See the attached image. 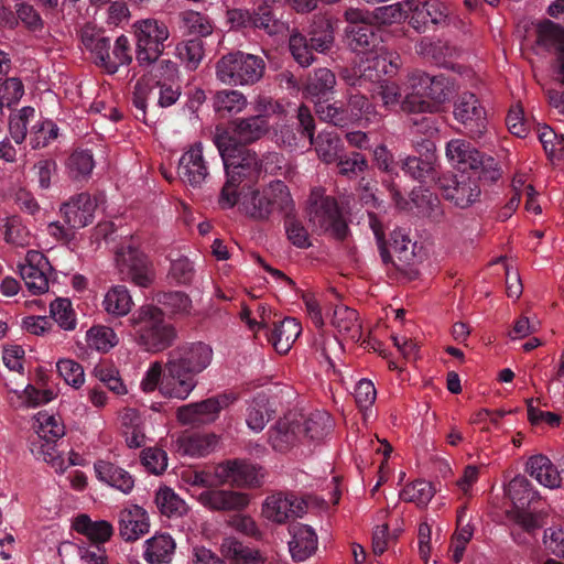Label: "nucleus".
Wrapping results in <instances>:
<instances>
[{"label": "nucleus", "instance_id": "41", "mask_svg": "<svg viewBox=\"0 0 564 564\" xmlns=\"http://www.w3.org/2000/svg\"><path fill=\"white\" fill-rule=\"evenodd\" d=\"M82 42L91 52L96 63L107 70V56L110 55V40L90 28L82 31Z\"/></svg>", "mask_w": 564, "mask_h": 564}, {"label": "nucleus", "instance_id": "48", "mask_svg": "<svg viewBox=\"0 0 564 564\" xmlns=\"http://www.w3.org/2000/svg\"><path fill=\"white\" fill-rule=\"evenodd\" d=\"M289 50L291 55L302 67H308L315 62L314 48L307 37L301 32L294 30L289 39Z\"/></svg>", "mask_w": 564, "mask_h": 564}, {"label": "nucleus", "instance_id": "47", "mask_svg": "<svg viewBox=\"0 0 564 564\" xmlns=\"http://www.w3.org/2000/svg\"><path fill=\"white\" fill-rule=\"evenodd\" d=\"M402 170L421 183L427 180H434L435 169L433 154L426 155L425 159L408 156L402 163Z\"/></svg>", "mask_w": 564, "mask_h": 564}, {"label": "nucleus", "instance_id": "49", "mask_svg": "<svg viewBox=\"0 0 564 564\" xmlns=\"http://www.w3.org/2000/svg\"><path fill=\"white\" fill-rule=\"evenodd\" d=\"M390 247L397 259V261L391 259L390 262H393V264L399 269L409 265L415 257L411 240L401 230H394L391 234Z\"/></svg>", "mask_w": 564, "mask_h": 564}, {"label": "nucleus", "instance_id": "28", "mask_svg": "<svg viewBox=\"0 0 564 564\" xmlns=\"http://www.w3.org/2000/svg\"><path fill=\"white\" fill-rule=\"evenodd\" d=\"M525 471L546 488L554 489L561 486L560 471L545 455L531 456L525 464Z\"/></svg>", "mask_w": 564, "mask_h": 564}, {"label": "nucleus", "instance_id": "50", "mask_svg": "<svg viewBox=\"0 0 564 564\" xmlns=\"http://www.w3.org/2000/svg\"><path fill=\"white\" fill-rule=\"evenodd\" d=\"M155 502L161 513L167 517H181L186 510V503L172 489L161 488L156 492Z\"/></svg>", "mask_w": 564, "mask_h": 564}, {"label": "nucleus", "instance_id": "29", "mask_svg": "<svg viewBox=\"0 0 564 564\" xmlns=\"http://www.w3.org/2000/svg\"><path fill=\"white\" fill-rule=\"evenodd\" d=\"M94 469L98 480L120 490L124 495L132 491L134 479L123 468L107 460H97Z\"/></svg>", "mask_w": 564, "mask_h": 564}, {"label": "nucleus", "instance_id": "11", "mask_svg": "<svg viewBox=\"0 0 564 564\" xmlns=\"http://www.w3.org/2000/svg\"><path fill=\"white\" fill-rule=\"evenodd\" d=\"M478 174L459 173L440 180L444 198L456 207L468 208L479 200L481 189Z\"/></svg>", "mask_w": 564, "mask_h": 564}, {"label": "nucleus", "instance_id": "63", "mask_svg": "<svg viewBox=\"0 0 564 564\" xmlns=\"http://www.w3.org/2000/svg\"><path fill=\"white\" fill-rule=\"evenodd\" d=\"M401 96L400 86L397 83L389 80L380 82L376 91L372 94V98L379 97L382 101V106L388 110L393 109L398 105L401 106L403 101L401 100Z\"/></svg>", "mask_w": 564, "mask_h": 564}, {"label": "nucleus", "instance_id": "24", "mask_svg": "<svg viewBox=\"0 0 564 564\" xmlns=\"http://www.w3.org/2000/svg\"><path fill=\"white\" fill-rule=\"evenodd\" d=\"M292 535L289 549L295 561H305L317 550V535L307 524L295 523L289 529Z\"/></svg>", "mask_w": 564, "mask_h": 564}, {"label": "nucleus", "instance_id": "35", "mask_svg": "<svg viewBox=\"0 0 564 564\" xmlns=\"http://www.w3.org/2000/svg\"><path fill=\"white\" fill-rule=\"evenodd\" d=\"M74 530L85 535L91 542L99 544L107 542L113 534V527L106 520L93 521L87 514L78 516L74 523Z\"/></svg>", "mask_w": 564, "mask_h": 564}, {"label": "nucleus", "instance_id": "13", "mask_svg": "<svg viewBox=\"0 0 564 564\" xmlns=\"http://www.w3.org/2000/svg\"><path fill=\"white\" fill-rule=\"evenodd\" d=\"M357 65L358 73L366 83H380L383 76H394L400 66V56L395 52H390L386 47L377 48L375 52L366 54Z\"/></svg>", "mask_w": 564, "mask_h": 564}, {"label": "nucleus", "instance_id": "31", "mask_svg": "<svg viewBox=\"0 0 564 564\" xmlns=\"http://www.w3.org/2000/svg\"><path fill=\"white\" fill-rule=\"evenodd\" d=\"M336 83V76L329 68H316L307 77L303 94L315 104L316 100H323L322 98L328 94H334Z\"/></svg>", "mask_w": 564, "mask_h": 564}, {"label": "nucleus", "instance_id": "16", "mask_svg": "<svg viewBox=\"0 0 564 564\" xmlns=\"http://www.w3.org/2000/svg\"><path fill=\"white\" fill-rule=\"evenodd\" d=\"M50 263L42 252L28 251L24 263L19 265V272L31 293L42 294L48 290V278L46 275Z\"/></svg>", "mask_w": 564, "mask_h": 564}, {"label": "nucleus", "instance_id": "25", "mask_svg": "<svg viewBox=\"0 0 564 564\" xmlns=\"http://www.w3.org/2000/svg\"><path fill=\"white\" fill-rule=\"evenodd\" d=\"M268 131V121L264 116H252L237 119L231 122V130H221L235 138V143L242 145L260 139ZM220 130L217 129L218 133Z\"/></svg>", "mask_w": 564, "mask_h": 564}, {"label": "nucleus", "instance_id": "23", "mask_svg": "<svg viewBox=\"0 0 564 564\" xmlns=\"http://www.w3.org/2000/svg\"><path fill=\"white\" fill-rule=\"evenodd\" d=\"M198 501L213 511H240L248 507L250 498L243 492L220 489L200 492Z\"/></svg>", "mask_w": 564, "mask_h": 564}, {"label": "nucleus", "instance_id": "40", "mask_svg": "<svg viewBox=\"0 0 564 564\" xmlns=\"http://www.w3.org/2000/svg\"><path fill=\"white\" fill-rule=\"evenodd\" d=\"M330 415L324 411H315L308 416L301 414V436L321 440L332 430Z\"/></svg>", "mask_w": 564, "mask_h": 564}, {"label": "nucleus", "instance_id": "42", "mask_svg": "<svg viewBox=\"0 0 564 564\" xmlns=\"http://www.w3.org/2000/svg\"><path fill=\"white\" fill-rule=\"evenodd\" d=\"M312 145H314L317 156L326 164H329L336 162L339 158L343 143L337 133L322 131L316 138L314 137Z\"/></svg>", "mask_w": 564, "mask_h": 564}, {"label": "nucleus", "instance_id": "60", "mask_svg": "<svg viewBox=\"0 0 564 564\" xmlns=\"http://www.w3.org/2000/svg\"><path fill=\"white\" fill-rule=\"evenodd\" d=\"M143 467L153 475H161L167 468V454L159 447H148L141 452Z\"/></svg>", "mask_w": 564, "mask_h": 564}, {"label": "nucleus", "instance_id": "45", "mask_svg": "<svg viewBox=\"0 0 564 564\" xmlns=\"http://www.w3.org/2000/svg\"><path fill=\"white\" fill-rule=\"evenodd\" d=\"M412 0H404L397 3L382 6L371 11L373 21L380 24L399 23L409 18Z\"/></svg>", "mask_w": 564, "mask_h": 564}, {"label": "nucleus", "instance_id": "59", "mask_svg": "<svg viewBox=\"0 0 564 564\" xmlns=\"http://www.w3.org/2000/svg\"><path fill=\"white\" fill-rule=\"evenodd\" d=\"M180 20L182 28L189 34L206 36L213 31L209 20L197 11H184L180 14Z\"/></svg>", "mask_w": 564, "mask_h": 564}, {"label": "nucleus", "instance_id": "56", "mask_svg": "<svg viewBox=\"0 0 564 564\" xmlns=\"http://www.w3.org/2000/svg\"><path fill=\"white\" fill-rule=\"evenodd\" d=\"M107 73L115 74L120 66L128 65L132 61L131 48L129 39L126 35H120L107 56Z\"/></svg>", "mask_w": 564, "mask_h": 564}, {"label": "nucleus", "instance_id": "30", "mask_svg": "<svg viewBox=\"0 0 564 564\" xmlns=\"http://www.w3.org/2000/svg\"><path fill=\"white\" fill-rule=\"evenodd\" d=\"M302 327L295 318H284L273 323V328L267 333L268 340L279 354L290 350L293 343L300 336Z\"/></svg>", "mask_w": 564, "mask_h": 564}, {"label": "nucleus", "instance_id": "2", "mask_svg": "<svg viewBox=\"0 0 564 564\" xmlns=\"http://www.w3.org/2000/svg\"><path fill=\"white\" fill-rule=\"evenodd\" d=\"M135 343L148 352H160L171 347L177 337L164 312L152 304L140 306L128 319Z\"/></svg>", "mask_w": 564, "mask_h": 564}, {"label": "nucleus", "instance_id": "1", "mask_svg": "<svg viewBox=\"0 0 564 564\" xmlns=\"http://www.w3.org/2000/svg\"><path fill=\"white\" fill-rule=\"evenodd\" d=\"M214 142L221 156L227 177L220 191L218 204L223 209H229L239 202L240 186H247L259 180L262 166L257 153L236 144L235 138L229 133H216Z\"/></svg>", "mask_w": 564, "mask_h": 564}, {"label": "nucleus", "instance_id": "43", "mask_svg": "<svg viewBox=\"0 0 564 564\" xmlns=\"http://www.w3.org/2000/svg\"><path fill=\"white\" fill-rule=\"evenodd\" d=\"M314 110L319 120L330 123L335 127L345 128L351 124L348 110L337 102H328L327 100H316Z\"/></svg>", "mask_w": 564, "mask_h": 564}, {"label": "nucleus", "instance_id": "10", "mask_svg": "<svg viewBox=\"0 0 564 564\" xmlns=\"http://www.w3.org/2000/svg\"><path fill=\"white\" fill-rule=\"evenodd\" d=\"M237 399L232 392L220 393L200 402L180 406L176 417L182 424H209L217 420L221 410L230 406Z\"/></svg>", "mask_w": 564, "mask_h": 564}, {"label": "nucleus", "instance_id": "20", "mask_svg": "<svg viewBox=\"0 0 564 564\" xmlns=\"http://www.w3.org/2000/svg\"><path fill=\"white\" fill-rule=\"evenodd\" d=\"M301 438V413L290 412L269 431V442L276 451L284 452Z\"/></svg>", "mask_w": 564, "mask_h": 564}, {"label": "nucleus", "instance_id": "52", "mask_svg": "<svg viewBox=\"0 0 564 564\" xmlns=\"http://www.w3.org/2000/svg\"><path fill=\"white\" fill-rule=\"evenodd\" d=\"M434 496L432 484L425 480H415L408 484L400 492V498L413 502L419 507L426 506Z\"/></svg>", "mask_w": 564, "mask_h": 564}, {"label": "nucleus", "instance_id": "51", "mask_svg": "<svg viewBox=\"0 0 564 564\" xmlns=\"http://www.w3.org/2000/svg\"><path fill=\"white\" fill-rule=\"evenodd\" d=\"M226 470V476L237 486L256 487L260 484L258 470L252 465L228 462Z\"/></svg>", "mask_w": 564, "mask_h": 564}, {"label": "nucleus", "instance_id": "36", "mask_svg": "<svg viewBox=\"0 0 564 564\" xmlns=\"http://www.w3.org/2000/svg\"><path fill=\"white\" fill-rule=\"evenodd\" d=\"M102 306L112 316H126L133 306L132 296L126 286L115 285L105 294Z\"/></svg>", "mask_w": 564, "mask_h": 564}, {"label": "nucleus", "instance_id": "4", "mask_svg": "<svg viewBox=\"0 0 564 564\" xmlns=\"http://www.w3.org/2000/svg\"><path fill=\"white\" fill-rule=\"evenodd\" d=\"M410 93L401 104V109L408 113L433 112L437 105L448 97L447 80L443 75L431 76L415 70L408 78Z\"/></svg>", "mask_w": 564, "mask_h": 564}, {"label": "nucleus", "instance_id": "15", "mask_svg": "<svg viewBox=\"0 0 564 564\" xmlns=\"http://www.w3.org/2000/svg\"><path fill=\"white\" fill-rule=\"evenodd\" d=\"M177 173L181 181L192 187H200L209 175V164L203 153L202 142L186 150L178 161Z\"/></svg>", "mask_w": 564, "mask_h": 564}, {"label": "nucleus", "instance_id": "39", "mask_svg": "<svg viewBox=\"0 0 564 564\" xmlns=\"http://www.w3.org/2000/svg\"><path fill=\"white\" fill-rule=\"evenodd\" d=\"M506 517L513 525L530 535H534L545 524V514L542 511L532 512L527 507L511 508Z\"/></svg>", "mask_w": 564, "mask_h": 564}, {"label": "nucleus", "instance_id": "17", "mask_svg": "<svg viewBox=\"0 0 564 564\" xmlns=\"http://www.w3.org/2000/svg\"><path fill=\"white\" fill-rule=\"evenodd\" d=\"M171 359L165 365L166 372L163 375L160 392L166 398L185 400L195 389L197 381L195 376L177 366Z\"/></svg>", "mask_w": 564, "mask_h": 564}, {"label": "nucleus", "instance_id": "6", "mask_svg": "<svg viewBox=\"0 0 564 564\" xmlns=\"http://www.w3.org/2000/svg\"><path fill=\"white\" fill-rule=\"evenodd\" d=\"M446 156L448 161L460 173L470 170L478 174V178L485 182H496L500 178L501 172L496 160L481 154L469 142L463 139H453L446 144Z\"/></svg>", "mask_w": 564, "mask_h": 564}, {"label": "nucleus", "instance_id": "22", "mask_svg": "<svg viewBox=\"0 0 564 564\" xmlns=\"http://www.w3.org/2000/svg\"><path fill=\"white\" fill-rule=\"evenodd\" d=\"M336 20L326 14L317 13L312 17L307 35L315 52L329 53L335 45Z\"/></svg>", "mask_w": 564, "mask_h": 564}, {"label": "nucleus", "instance_id": "14", "mask_svg": "<svg viewBox=\"0 0 564 564\" xmlns=\"http://www.w3.org/2000/svg\"><path fill=\"white\" fill-rule=\"evenodd\" d=\"M307 509L306 502L293 494H273L263 502V516L275 523L282 524L290 518L302 517Z\"/></svg>", "mask_w": 564, "mask_h": 564}, {"label": "nucleus", "instance_id": "8", "mask_svg": "<svg viewBox=\"0 0 564 564\" xmlns=\"http://www.w3.org/2000/svg\"><path fill=\"white\" fill-rule=\"evenodd\" d=\"M137 40L135 57L141 66L156 62L164 51V42L170 36L167 25L158 19L149 18L134 22Z\"/></svg>", "mask_w": 564, "mask_h": 564}, {"label": "nucleus", "instance_id": "26", "mask_svg": "<svg viewBox=\"0 0 564 564\" xmlns=\"http://www.w3.org/2000/svg\"><path fill=\"white\" fill-rule=\"evenodd\" d=\"M345 37L348 47L359 54H369L377 48L384 47L380 45L381 39L375 31L372 23L360 26H346Z\"/></svg>", "mask_w": 564, "mask_h": 564}, {"label": "nucleus", "instance_id": "34", "mask_svg": "<svg viewBox=\"0 0 564 564\" xmlns=\"http://www.w3.org/2000/svg\"><path fill=\"white\" fill-rule=\"evenodd\" d=\"M330 322L340 334L352 341H358L361 338V325L355 310L338 304L334 308Z\"/></svg>", "mask_w": 564, "mask_h": 564}, {"label": "nucleus", "instance_id": "5", "mask_svg": "<svg viewBox=\"0 0 564 564\" xmlns=\"http://www.w3.org/2000/svg\"><path fill=\"white\" fill-rule=\"evenodd\" d=\"M265 62L261 56L241 51L221 56L216 63V77L228 86H249L264 74Z\"/></svg>", "mask_w": 564, "mask_h": 564}, {"label": "nucleus", "instance_id": "58", "mask_svg": "<svg viewBox=\"0 0 564 564\" xmlns=\"http://www.w3.org/2000/svg\"><path fill=\"white\" fill-rule=\"evenodd\" d=\"M247 105V99L238 90H221L215 96L214 108L216 111L240 112Z\"/></svg>", "mask_w": 564, "mask_h": 564}, {"label": "nucleus", "instance_id": "33", "mask_svg": "<svg viewBox=\"0 0 564 564\" xmlns=\"http://www.w3.org/2000/svg\"><path fill=\"white\" fill-rule=\"evenodd\" d=\"M217 437L214 434H185L176 440V451L181 455L205 456L214 451Z\"/></svg>", "mask_w": 564, "mask_h": 564}, {"label": "nucleus", "instance_id": "64", "mask_svg": "<svg viewBox=\"0 0 564 564\" xmlns=\"http://www.w3.org/2000/svg\"><path fill=\"white\" fill-rule=\"evenodd\" d=\"M336 162L339 174L347 177H356L368 167L367 159L359 152H352L350 155H339Z\"/></svg>", "mask_w": 564, "mask_h": 564}, {"label": "nucleus", "instance_id": "7", "mask_svg": "<svg viewBox=\"0 0 564 564\" xmlns=\"http://www.w3.org/2000/svg\"><path fill=\"white\" fill-rule=\"evenodd\" d=\"M308 221L323 232L343 240L348 232V226L343 218L337 200L325 195L323 188L312 189L307 207Z\"/></svg>", "mask_w": 564, "mask_h": 564}, {"label": "nucleus", "instance_id": "19", "mask_svg": "<svg viewBox=\"0 0 564 564\" xmlns=\"http://www.w3.org/2000/svg\"><path fill=\"white\" fill-rule=\"evenodd\" d=\"M96 207V200L88 193H80L64 203L59 212L69 228L79 229L93 223Z\"/></svg>", "mask_w": 564, "mask_h": 564}, {"label": "nucleus", "instance_id": "44", "mask_svg": "<svg viewBox=\"0 0 564 564\" xmlns=\"http://www.w3.org/2000/svg\"><path fill=\"white\" fill-rule=\"evenodd\" d=\"M349 120L358 123L362 119L373 121L378 119V113L369 101L368 97L362 94H350L347 99V108Z\"/></svg>", "mask_w": 564, "mask_h": 564}, {"label": "nucleus", "instance_id": "21", "mask_svg": "<svg viewBox=\"0 0 564 564\" xmlns=\"http://www.w3.org/2000/svg\"><path fill=\"white\" fill-rule=\"evenodd\" d=\"M118 518L119 534L127 542L139 540L150 530L149 514L137 505L122 509Z\"/></svg>", "mask_w": 564, "mask_h": 564}, {"label": "nucleus", "instance_id": "53", "mask_svg": "<svg viewBox=\"0 0 564 564\" xmlns=\"http://www.w3.org/2000/svg\"><path fill=\"white\" fill-rule=\"evenodd\" d=\"M95 166L93 154L88 150H77L67 160L68 175L73 180L85 178L90 175Z\"/></svg>", "mask_w": 564, "mask_h": 564}, {"label": "nucleus", "instance_id": "55", "mask_svg": "<svg viewBox=\"0 0 564 564\" xmlns=\"http://www.w3.org/2000/svg\"><path fill=\"white\" fill-rule=\"evenodd\" d=\"M176 54L186 68L194 70L204 57V43L200 39L184 41L177 44Z\"/></svg>", "mask_w": 564, "mask_h": 564}, {"label": "nucleus", "instance_id": "46", "mask_svg": "<svg viewBox=\"0 0 564 564\" xmlns=\"http://www.w3.org/2000/svg\"><path fill=\"white\" fill-rule=\"evenodd\" d=\"M115 330L108 326L96 325L86 333L87 346L100 352H107L118 344Z\"/></svg>", "mask_w": 564, "mask_h": 564}, {"label": "nucleus", "instance_id": "57", "mask_svg": "<svg viewBox=\"0 0 564 564\" xmlns=\"http://www.w3.org/2000/svg\"><path fill=\"white\" fill-rule=\"evenodd\" d=\"M51 315L58 326L65 330L76 327V316L72 303L67 299H56L51 303Z\"/></svg>", "mask_w": 564, "mask_h": 564}, {"label": "nucleus", "instance_id": "54", "mask_svg": "<svg viewBox=\"0 0 564 564\" xmlns=\"http://www.w3.org/2000/svg\"><path fill=\"white\" fill-rule=\"evenodd\" d=\"M37 434L42 440L56 442L65 434V426L61 419L46 412H39L35 415Z\"/></svg>", "mask_w": 564, "mask_h": 564}, {"label": "nucleus", "instance_id": "9", "mask_svg": "<svg viewBox=\"0 0 564 564\" xmlns=\"http://www.w3.org/2000/svg\"><path fill=\"white\" fill-rule=\"evenodd\" d=\"M116 268L122 281L148 288L154 279V271L148 257L132 246H122L116 253Z\"/></svg>", "mask_w": 564, "mask_h": 564}, {"label": "nucleus", "instance_id": "38", "mask_svg": "<svg viewBox=\"0 0 564 564\" xmlns=\"http://www.w3.org/2000/svg\"><path fill=\"white\" fill-rule=\"evenodd\" d=\"M251 28L259 29L268 35H278L285 33L289 24L276 18L270 6L261 4L252 11Z\"/></svg>", "mask_w": 564, "mask_h": 564}, {"label": "nucleus", "instance_id": "18", "mask_svg": "<svg viewBox=\"0 0 564 564\" xmlns=\"http://www.w3.org/2000/svg\"><path fill=\"white\" fill-rule=\"evenodd\" d=\"M169 359L196 376L209 366L213 359V350L203 343L182 345L170 352Z\"/></svg>", "mask_w": 564, "mask_h": 564}, {"label": "nucleus", "instance_id": "12", "mask_svg": "<svg viewBox=\"0 0 564 564\" xmlns=\"http://www.w3.org/2000/svg\"><path fill=\"white\" fill-rule=\"evenodd\" d=\"M453 113L470 138H480L486 132L487 112L476 95L471 93L459 95L454 104Z\"/></svg>", "mask_w": 564, "mask_h": 564}, {"label": "nucleus", "instance_id": "61", "mask_svg": "<svg viewBox=\"0 0 564 564\" xmlns=\"http://www.w3.org/2000/svg\"><path fill=\"white\" fill-rule=\"evenodd\" d=\"M4 227V239L8 243L18 247H26L31 243L32 236L20 218H8Z\"/></svg>", "mask_w": 564, "mask_h": 564}, {"label": "nucleus", "instance_id": "3", "mask_svg": "<svg viewBox=\"0 0 564 564\" xmlns=\"http://www.w3.org/2000/svg\"><path fill=\"white\" fill-rule=\"evenodd\" d=\"M239 209L252 220L269 221L274 215L293 214L295 203L288 185L278 180L243 195Z\"/></svg>", "mask_w": 564, "mask_h": 564}, {"label": "nucleus", "instance_id": "62", "mask_svg": "<svg viewBox=\"0 0 564 564\" xmlns=\"http://www.w3.org/2000/svg\"><path fill=\"white\" fill-rule=\"evenodd\" d=\"M58 375L64 381L78 389L85 381L84 369L80 364L73 359H61L56 364Z\"/></svg>", "mask_w": 564, "mask_h": 564}, {"label": "nucleus", "instance_id": "27", "mask_svg": "<svg viewBox=\"0 0 564 564\" xmlns=\"http://www.w3.org/2000/svg\"><path fill=\"white\" fill-rule=\"evenodd\" d=\"M533 50L536 54L552 51L561 53L564 50V29L546 20L536 25Z\"/></svg>", "mask_w": 564, "mask_h": 564}, {"label": "nucleus", "instance_id": "37", "mask_svg": "<svg viewBox=\"0 0 564 564\" xmlns=\"http://www.w3.org/2000/svg\"><path fill=\"white\" fill-rule=\"evenodd\" d=\"M507 495L513 503L512 508H524L539 499V492L523 475H518L509 481Z\"/></svg>", "mask_w": 564, "mask_h": 564}, {"label": "nucleus", "instance_id": "32", "mask_svg": "<svg viewBox=\"0 0 564 564\" xmlns=\"http://www.w3.org/2000/svg\"><path fill=\"white\" fill-rule=\"evenodd\" d=\"M175 542L170 534H155L144 543V560L149 564L170 563L175 552Z\"/></svg>", "mask_w": 564, "mask_h": 564}]
</instances>
